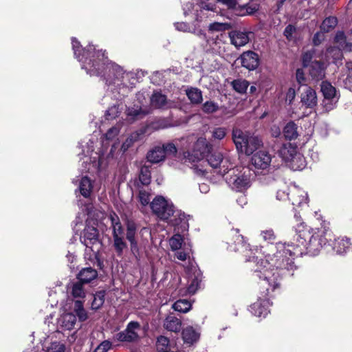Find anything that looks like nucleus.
<instances>
[{
	"label": "nucleus",
	"mask_w": 352,
	"mask_h": 352,
	"mask_svg": "<svg viewBox=\"0 0 352 352\" xmlns=\"http://www.w3.org/2000/svg\"><path fill=\"white\" fill-rule=\"evenodd\" d=\"M294 229L296 243H277L274 246L276 252L267 257L270 266L275 267L276 271H281L278 277L294 275L296 269L294 262L295 256L304 254L315 256L332 240V232L327 225L311 228L304 223H299Z\"/></svg>",
	"instance_id": "obj_1"
},
{
	"label": "nucleus",
	"mask_w": 352,
	"mask_h": 352,
	"mask_svg": "<svg viewBox=\"0 0 352 352\" xmlns=\"http://www.w3.org/2000/svg\"><path fill=\"white\" fill-rule=\"evenodd\" d=\"M72 44L74 56L81 63L82 69L90 76L101 77L111 92H118L124 97L138 81V74L126 72L110 61L104 52H96V47L91 45L84 49L75 38H72Z\"/></svg>",
	"instance_id": "obj_2"
},
{
	"label": "nucleus",
	"mask_w": 352,
	"mask_h": 352,
	"mask_svg": "<svg viewBox=\"0 0 352 352\" xmlns=\"http://www.w3.org/2000/svg\"><path fill=\"white\" fill-rule=\"evenodd\" d=\"M280 274L281 271H276L275 267L270 266L267 258L257 262L254 275L259 279L258 284L262 297H259L256 302L251 305L250 311L253 315L265 318L268 314L270 302L267 297L272 296V293L280 287L282 278L287 276L278 277V274L281 275Z\"/></svg>",
	"instance_id": "obj_3"
},
{
	"label": "nucleus",
	"mask_w": 352,
	"mask_h": 352,
	"mask_svg": "<svg viewBox=\"0 0 352 352\" xmlns=\"http://www.w3.org/2000/svg\"><path fill=\"white\" fill-rule=\"evenodd\" d=\"M150 206L153 213L157 218L171 226H178L186 219L185 214L175 209L173 203L162 196H157L150 203Z\"/></svg>",
	"instance_id": "obj_4"
},
{
	"label": "nucleus",
	"mask_w": 352,
	"mask_h": 352,
	"mask_svg": "<svg viewBox=\"0 0 352 352\" xmlns=\"http://www.w3.org/2000/svg\"><path fill=\"white\" fill-rule=\"evenodd\" d=\"M226 175V181L232 190L244 192L250 187L254 173L248 167H230Z\"/></svg>",
	"instance_id": "obj_5"
},
{
	"label": "nucleus",
	"mask_w": 352,
	"mask_h": 352,
	"mask_svg": "<svg viewBox=\"0 0 352 352\" xmlns=\"http://www.w3.org/2000/svg\"><path fill=\"white\" fill-rule=\"evenodd\" d=\"M232 140L237 151L247 155H252L262 145L257 136L237 128L232 130Z\"/></svg>",
	"instance_id": "obj_6"
},
{
	"label": "nucleus",
	"mask_w": 352,
	"mask_h": 352,
	"mask_svg": "<svg viewBox=\"0 0 352 352\" xmlns=\"http://www.w3.org/2000/svg\"><path fill=\"white\" fill-rule=\"evenodd\" d=\"M210 148V146L207 140L205 138H199L195 143L191 152L183 153L181 162L184 164L199 162L209 152Z\"/></svg>",
	"instance_id": "obj_7"
},
{
	"label": "nucleus",
	"mask_w": 352,
	"mask_h": 352,
	"mask_svg": "<svg viewBox=\"0 0 352 352\" xmlns=\"http://www.w3.org/2000/svg\"><path fill=\"white\" fill-rule=\"evenodd\" d=\"M80 242L86 247V252L91 251L96 254L100 247L99 232L96 228L87 226L80 238Z\"/></svg>",
	"instance_id": "obj_8"
},
{
	"label": "nucleus",
	"mask_w": 352,
	"mask_h": 352,
	"mask_svg": "<svg viewBox=\"0 0 352 352\" xmlns=\"http://www.w3.org/2000/svg\"><path fill=\"white\" fill-rule=\"evenodd\" d=\"M320 87L324 96L322 105L326 111H331L336 107L340 95L338 94L336 88L327 81H322Z\"/></svg>",
	"instance_id": "obj_9"
},
{
	"label": "nucleus",
	"mask_w": 352,
	"mask_h": 352,
	"mask_svg": "<svg viewBox=\"0 0 352 352\" xmlns=\"http://www.w3.org/2000/svg\"><path fill=\"white\" fill-rule=\"evenodd\" d=\"M207 162L211 167L219 168L218 173L225 175L228 170L233 166V163L229 157H223L220 152H214L207 156Z\"/></svg>",
	"instance_id": "obj_10"
},
{
	"label": "nucleus",
	"mask_w": 352,
	"mask_h": 352,
	"mask_svg": "<svg viewBox=\"0 0 352 352\" xmlns=\"http://www.w3.org/2000/svg\"><path fill=\"white\" fill-rule=\"evenodd\" d=\"M93 151V149H90L89 148L87 151V154H85V151L83 150L82 155H84V157L83 161L82 162V165L85 164V166L82 169L84 171H91V167L94 168L93 170L100 171L107 166V163H104V162L103 157L98 153H95L96 156H91L90 157H88V155L92 154Z\"/></svg>",
	"instance_id": "obj_11"
},
{
	"label": "nucleus",
	"mask_w": 352,
	"mask_h": 352,
	"mask_svg": "<svg viewBox=\"0 0 352 352\" xmlns=\"http://www.w3.org/2000/svg\"><path fill=\"white\" fill-rule=\"evenodd\" d=\"M140 324L138 322L131 321L126 329L116 335V340L120 342H131L138 338L137 330L140 329Z\"/></svg>",
	"instance_id": "obj_12"
},
{
	"label": "nucleus",
	"mask_w": 352,
	"mask_h": 352,
	"mask_svg": "<svg viewBox=\"0 0 352 352\" xmlns=\"http://www.w3.org/2000/svg\"><path fill=\"white\" fill-rule=\"evenodd\" d=\"M241 63L248 70L256 69L259 65V58L256 53L252 51L243 52L240 56Z\"/></svg>",
	"instance_id": "obj_13"
},
{
	"label": "nucleus",
	"mask_w": 352,
	"mask_h": 352,
	"mask_svg": "<svg viewBox=\"0 0 352 352\" xmlns=\"http://www.w3.org/2000/svg\"><path fill=\"white\" fill-rule=\"evenodd\" d=\"M251 161L256 169L265 170L270 164L271 157L267 152L261 151L252 156Z\"/></svg>",
	"instance_id": "obj_14"
},
{
	"label": "nucleus",
	"mask_w": 352,
	"mask_h": 352,
	"mask_svg": "<svg viewBox=\"0 0 352 352\" xmlns=\"http://www.w3.org/2000/svg\"><path fill=\"white\" fill-rule=\"evenodd\" d=\"M136 230L137 228L135 223L130 221L127 223L126 237L130 243L131 251L135 256H137L139 254V247L135 239Z\"/></svg>",
	"instance_id": "obj_15"
},
{
	"label": "nucleus",
	"mask_w": 352,
	"mask_h": 352,
	"mask_svg": "<svg viewBox=\"0 0 352 352\" xmlns=\"http://www.w3.org/2000/svg\"><path fill=\"white\" fill-rule=\"evenodd\" d=\"M151 104L155 109H167L173 107V102L167 100L166 95L156 91L151 97Z\"/></svg>",
	"instance_id": "obj_16"
},
{
	"label": "nucleus",
	"mask_w": 352,
	"mask_h": 352,
	"mask_svg": "<svg viewBox=\"0 0 352 352\" xmlns=\"http://www.w3.org/2000/svg\"><path fill=\"white\" fill-rule=\"evenodd\" d=\"M149 112L147 109H142V107L134 104L133 106L128 107L126 109L125 113L128 121L134 122L143 118Z\"/></svg>",
	"instance_id": "obj_17"
},
{
	"label": "nucleus",
	"mask_w": 352,
	"mask_h": 352,
	"mask_svg": "<svg viewBox=\"0 0 352 352\" xmlns=\"http://www.w3.org/2000/svg\"><path fill=\"white\" fill-rule=\"evenodd\" d=\"M301 102L307 108L314 109L318 102L316 92L311 87H306L301 94Z\"/></svg>",
	"instance_id": "obj_18"
},
{
	"label": "nucleus",
	"mask_w": 352,
	"mask_h": 352,
	"mask_svg": "<svg viewBox=\"0 0 352 352\" xmlns=\"http://www.w3.org/2000/svg\"><path fill=\"white\" fill-rule=\"evenodd\" d=\"M309 67V72L312 79L316 81L322 80L325 76V67L320 61L315 60Z\"/></svg>",
	"instance_id": "obj_19"
},
{
	"label": "nucleus",
	"mask_w": 352,
	"mask_h": 352,
	"mask_svg": "<svg viewBox=\"0 0 352 352\" xmlns=\"http://www.w3.org/2000/svg\"><path fill=\"white\" fill-rule=\"evenodd\" d=\"M289 199L294 206H301L307 203L308 195L302 189L295 187L291 191Z\"/></svg>",
	"instance_id": "obj_20"
},
{
	"label": "nucleus",
	"mask_w": 352,
	"mask_h": 352,
	"mask_svg": "<svg viewBox=\"0 0 352 352\" xmlns=\"http://www.w3.org/2000/svg\"><path fill=\"white\" fill-rule=\"evenodd\" d=\"M249 33L235 30L230 33L231 43L236 47L245 45L250 41Z\"/></svg>",
	"instance_id": "obj_21"
},
{
	"label": "nucleus",
	"mask_w": 352,
	"mask_h": 352,
	"mask_svg": "<svg viewBox=\"0 0 352 352\" xmlns=\"http://www.w3.org/2000/svg\"><path fill=\"white\" fill-rule=\"evenodd\" d=\"M191 271L192 274L190 276V283L188 287L187 292L190 294H194L199 287L202 274L196 267H192Z\"/></svg>",
	"instance_id": "obj_22"
},
{
	"label": "nucleus",
	"mask_w": 352,
	"mask_h": 352,
	"mask_svg": "<svg viewBox=\"0 0 352 352\" xmlns=\"http://www.w3.org/2000/svg\"><path fill=\"white\" fill-rule=\"evenodd\" d=\"M76 323V316L72 313H66L58 318V324L63 330H72Z\"/></svg>",
	"instance_id": "obj_23"
},
{
	"label": "nucleus",
	"mask_w": 352,
	"mask_h": 352,
	"mask_svg": "<svg viewBox=\"0 0 352 352\" xmlns=\"http://www.w3.org/2000/svg\"><path fill=\"white\" fill-rule=\"evenodd\" d=\"M297 153V147L291 143L284 144L278 151L280 157L286 162H289Z\"/></svg>",
	"instance_id": "obj_24"
},
{
	"label": "nucleus",
	"mask_w": 352,
	"mask_h": 352,
	"mask_svg": "<svg viewBox=\"0 0 352 352\" xmlns=\"http://www.w3.org/2000/svg\"><path fill=\"white\" fill-rule=\"evenodd\" d=\"M98 276L97 271L91 267L82 268L77 275V278L83 283H88L96 279Z\"/></svg>",
	"instance_id": "obj_25"
},
{
	"label": "nucleus",
	"mask_w": 352,
	"mask_h": 352,
	"mask_svg": "<svg viewBox=\"0 0 352 352\" xmlns=\"http://www.w3.org/2000/svg\"><path fill=\"white\" fill-rule=\"evenodd\" d=\"M164 327L172 332H179L182 328V321L173 315L168 316L164 322Z\"/></svg>",
	"instance_id": "obj_26"
},
{
	"label": "nucleus",
	"mask_w": 352,
	"mask_h": 352,
	"mask_svg": "<svg viewBox=\"0 0 352 352\" xmlns=\"http://www.w3.org/2000/svg\"><path fill=\"white\" fill-rule=\"evenodd\" d=\"M113 230V237L123 236V228L118 216L113 212H111L109 217Z\"/></svg>",
	"instance_id": "obj_27"
},
{
	"label": "nucleus",
	"mask_w": 352,
	"mask_h": 352,
	"mask_svg": "<svg viewBox=\"0 0 352 352\" xmlns=\"http://www.w3.org/2000/svg\"><path fill=\"white\" fill-rule=\"evenodd\" d=\"M349 239L347 238H338L333 244V250L338 254L346 253L350 248Z\"/></svg>",
	"instance_id": "obj_28"
},
{
	"label": "nucleus",
	"mask_w": 352,
	"mask_h": 352,
	"mask_svg": "<svg viewBox=\"0 0 352 352\" xmlns=\"http://www.w3.org/2000/svg\"><path fill=\"white\" fill-rule=\"evenodd\" d=\"M147 159L151 163H159L165 160L164 151L162 146H157L147 154Z\"/></svg>",
	"instance_id": "obj_29"
},
{
	"label": "nucleus",
	"mask_w": 352,
	"mask_h": 352,
	"mask_svg": "<svg viewBox=\"0 0 352 352\" xmlns=\"http://www.w3.org/2000/svg\"><path fill=\"white\" fill-rule=\"evenodd\" d=\"M283 135L286 140H296L298 137V126L294 122H289L283 129Z\"/></svg>",
	"instance_id": "obj_30"
},
{
	"label": "nucleus",
	"mask_w": 352,
	"mask_h": 352,
	"mask_svg": "<svg viewBox=\"0 0 352 352\" xmlns=\"http://www.w3.org/2000/svg\"><path fill=\"white\" fill-rule=\"evenodd\" d=\"M186 94L190 101L194 104H200L203 100L202 91L196 87H188L186 89Z\"/></svg>",
	"instance_id": "obj_31"
},
{
	"label": "nucleus",
	"mask_w": 352,
	"mask_h": 352,
	"mask_svg": "<svg viewBox=\"0 0 352 352\" xmlns=\"http://www.w3.org/2000/svg\"><path fill=\"white\" fill-rule=\"evenodd\" d=\"M305 159L304 156L298 152L289 162V166L294 170H302L305 167Z\"/></svg>",
	"instance_id": "obj_32"
},
{
	"label": "nucleus",
	"mask_w": 352,
	"mask_h": 352,
	"mask_svg": "<svg viewBox=\"0 0 352 352\" xmlns=\"http://www.w3.org/2000/svg\"><path fill=\"white\" fill-rule=\"evenodd\" d=\"M92 183L87 176L82 177L79 184V190L84 197H89L92 190Z\"/></svg>",
	"instance_id": "obj_33"
},
{
	"label": "nucleus",
	"mask_w": 352,
	"mask_h": 352,
	"mask_svg": "<svg viewBox=\"0 0 352 352\" xmlns=\"http://www.w3.org/2000/svg\"><path fill=\"white\" fill-rule=\"evenodd\" d=\"M335 42L342 50H345L346 52L352 51V43L346 41L345 34L343 32H338L336 33Z\"/></svg>",
	"instance_id": "obj_34"
},
{
	"label": "nucleus",
	"mask_w": 352,
	"mask_h": 352,
	"mask_svg": "<svg viewBox=\"0 0 352 352\" xmlns=\"http://www.w3.org/2000/svg\"><path fill=\"white\" fill-rule=\"evenodd\" d=\"M113 247L118 256L122 257L124 252L127 249L126 243L124 241V237H113Z\"/></svg>",
	"instance_id": "obj_35"
},
{
	"label": "nucleus",
	"mask_w": 352,
	"mask_h": 352,
	"mask_svg": "<svg viewBox=\"0 0 352 352\" xmlns=\"http://www.w3.org/2000/svg\"><path fill=\"white\" fill-rule=\"evenodd\" d=\"M199 333L192 327H188L182 331V338L185 342L192 344L199 338Z\"/></svg>",
	"instance_id": "obj_36"
},
{
	"label": "nucleus",
	"mask_w": 352,
	"mask_h": 352,
	"mask_svg": "<svg viewBox=\"0 0 352 352\" xmlns=\"http://www.w3.org/2000/svg\"><path fill=\"white\" fill-rule=\"evenodd\" d=\"M83 284L80 280L72 283L70 293L74 298H83L85 297Z\"/></svg>",
	"instance_id": "obj_37"
},
{
	"label": "nucleus",
	"mask_w": 352,
	"mask_h": 352,
	"mask_svg": "<svg viewBox=\"0 0 352 352\" xmlns=\"http://www.w3.org/2000/svg\"><path fill=\"white\" fill-rule=\"evenodd\" d=\"M162 148L164 151V157H175L181 161L182 155H177V148L175 144L173 142H167L162 144Z\"/></svg>",
	"instance_id": "obj_38"
},
{
	"label": "nucleus",
	"mask_w": 352,
	"mask_h": 352,
	"mask_svg": "<svg viewBox=\"0 0 352 352\" xmlns=\"http://www.w3.org/2000/svg\"><path fill=\"white\" fill-rule=\"evenodd\" d=\"M231 85L233 89L239 94H245L249 87V82L244 79H236L232 81Z\"/></svg>",
	"instance_id": "obj_39"
},
{
	"label": "nucleus",
	"mask_w": 352,
	"mask_h": 352,
	"mask_svg": "<svg viewBox=\"0 0 352 352\" xmlns=\"http://www.w3.org/2000/svg\"><path fill=\"white\" fill-rule=\"evenodd\" d=\"M338 24L337 18L335 16L327 17L320 25L321 31L323 32H329L333 30Z\"/></svg>",
	"instance_id": "obj_40"
},
{
	"label": "nucleus",
	"mask_w": 352,
	"mask_h": 352,
	"mask_svg": "<svg viewBox=\"0 0 352 352\" xmlns=\"http://www.w3.org/2000/svg\"><path fill=\"white\" fill-rule=\"evenodd\" d=\"M191 303L188 300H178L173 305L172 308L179 312L186 313L191 309Z\"/></svg>",
	"instance_id": "obj_41"
},
{
	"label": "nucleus",
	"mask_w": 352,
	"mask_h": 352,
	"mask_svg": "<svg viewBox=\"0 0 352 352\" xmlns=\"http://www.w3.org/2000/svg\"><path fill=\"white\" fill-rule=\"evenodd\" d=\"M74 311L80 321H85L87 319V312L83 307V303L81 300H76L74 302Z\"/></svg>",
	"instance_id": "obj_42"
},
{
	"label": "nucleus",
	"mask_w": 352,
	"mask_h": 352,
	"mask_svg": "<svg viewBox=\"0 0 352 352\" xmlns=\"http://www.w3.org/2000/svg\"><path fill=\"white\" fill-rule=\"evenodd\" d=\"M104 296L105 292L104 291H100L94 294L91 302V309L97 310L100 308L104 304Z\"/></svg>",
	"instance_id": "obj_43"
},
{
	"label": "nucleus",
	"mask_w": 352,
	"mask_h": 352,
	"mask_svg": "<svg viewBox=\"0 0 352 352\" xmlns=\"http://www.w3.org/2000/svg\"><path fill=\"white\" fill-rule=\"evenodd\" d=\"M172 124L170 123L169 120L166 118H159L151 124V127L154 130H160L164 129L166 128L171 127Z\"/></svg>",
	"instance_id": "obj_44"
},
{
	"label": "nucleus",
	"mask_w": 352,
	"mask_h": 352,
	"mask_svg": "<svg viewBox=\"0 0 352 352\" xmlns=\"http://www.w3.org/2000/svg\"><path fill=\"white\" fill-rule=\"evenodd\" d=\"M139 178L143 185H148L150 184L151 175L148 166H143L141 168Z\"/></svg>",
	"instance_id": "obj_45"
},
{
	"label": "nucleus",
	"mask_w": 352,
	"mask_h": 352,
	"mask_svg": "<svg viewBox=\"0 0 352 352\" xmlns=\"http://www.w3.org/2000/svg\"><path fill=\"white\" fill-rule=\"evenodd\" d=\"M157 352H168L169 349V340L165 336H160L156 342Z\"/></svg>",
	"instance_id": "obj_46"
},
{
	"label": "nucleus",
	"mask_w": 352,
	"mask_h": 352,
	"mask_svg": "<svg viewBox=\"0 0 352 352\" xmlns=\"http://www.w3.org/2000/svg\"><path fill=\"white\" fill-rule=\"evenodd\" d=\"M219 104L212 100L205 102L201 107L202 111L207 114L215 113L219 110Z\"/></svg>",
	"instance_id": "obj_47"
},
{
	"label": "nucleus",
	"mask_w": 352,
	"mask_h": 352,
	"mask_svg": "<svg viewBox=\"0 0 352 352\" xmlns=\"http://www.w3.org/2000/svg\"><path fill=\"white\" fill-rule=\"evenodd\" d=\"M230 28V25L227 23L214 22L210 23L208 26V31L210 32H220Z\"/></svg>",
	"instance_id": "obj_48"
},
{
	"label": "nucleus",
	"mask_w": 352,
	"mask_h": 352,
	"mask_svg": "<svg viewBox=\"0 0 352 352\" xmlns=\"http://www.w3.org/2000/svg\"><path fill=\"white\" fill-rule=\"evenodd\" d=\"M183 243V237L181 234H174L169 240V244L172 250H178Z\"/></svg>",
	"instance_id": "obj_49"
},
{
	"label": "nucleus",
	"mask_w": 352,
	"mask_h": 352,
	"mask_svg": "<svg viewBox=\"0 0 352 352\" xmlns=\"http://www.w3.org/2000/svg\"><path fill=\"white\" fill-rule=\"evenodd\" d=\"M347 71L346 74L343 75V82L346 88L351 90L352 89V64L346 65Z\"/></svg>",
	"instance_id": "obj_50"
},
{
	"label": "nucleus",
	"mask_w": 352,
	"mask_h": 352,
	"mask_svg": "<svg viewBox=\"0 0 352 352\" xmlns=\"http://www.w3.org/2000/svg\"><path fill=\"white\" fill-rule=\"evenodd\" d=\"M66 347L65 344L60 342H52L47 347L46 352H65Z\"/></svg>",
	"instance_id": "obj_51"
},
{
	"label": "nucleus",
	"mask_w": 352,
	"mask_h": 352,
	"mask_svg": "<svg viewBox=\"0 0 352 352\" xmlns=\"http://www.w3.org/2000/svg\"><path fill=\"white\" fill-rule=\"evenodd\" d=\"M121 113L118 105L114 104L109 107L105 113V117L107 120H113L117 118Z\"/></svg>",
	"instance_id": "obj_52"
},
{
	"label": "nucleus",
	"mask_w": 352,
	"mask_h": 352,
	"mask_svg": "<svg viewBox=\"0 0 352 352\" xmlns=\"http://www.w3.org/2000/svg\"><path fill=\"white\" fill-rule=\"evenodd\" d=\"M341 50L342 49L340 47H329L327 50V56H331L335 60H340L342 58V53Z\"/></svg>",
	"instance_id": "obj_53"
},
{
	"label": "nucleus",
	"mask_w": 352,
	"mask_h": 352,
	"mask_svg": "<svg viewBox=\"0 0 352 352\" xmlns=\"http://www.w3.org/2000/svg\"><path fill=\"white\" fill-rule=\"evenodd\" d=\"M120 126H115L110 128L107 132L104 134V138L106 140H113L117 137L120 132Z\"/></svg>",
	"instance_id": "obj_54"
},
{
	"label": "nucleus",
	"mask_w": 352,
	"mask_h": 352,
	"mask_svg": "<svg viewBox=\"0 0 352 352\" xmlns=\"http://www.w3.org/2000/svg\"><path fill=\"white\" fill-rule=\"evenodd\" d=\"M314 52H315L314 50H309V51L305 52L302 54V59L303 67H308V66H309L310 64L313 62V61H311V60L314 56Z\"/></svg>",
	"instance_id": "obj_55"
},
{
	"label": "nucleus",
	"mask_w": 352,
	"mask_h": 352,
	"mask_svg": "<svg viewBox=\"0 0 352 352\" xmlns=\"http://www.w3.org/2000/svg\"><path fill=\"white\" fill-rule=\"evenodd\" d=\"M261 235L265 241L270 243H273L276 239V235L272 230L262 231Z\"/></svg>",
	"instance_id": "obj_56"
},
{
	"label": "nucleus",
	"mask_w": 352,
	"mask_h": 352,
	"mask_svg": "<svg viewBox=\"0 0 352 352\" xmlns=\"http://www.w3.org/2000/svg\"><path fill=\"white\" fill-rule=\"evenodd\" d=\"M111 346L112 344L110 341L104 340L96 348L94 352H107Z\"/></svg>",
	"instance_id": "obj_57"
},
{
	"label": "nucleus",
	"mask_w": 352,
	"mask_h": 352,
	"mask_svg": "<svg viewBox=\"0 0 352 352\" xmlns=\"http://www.w3.org/2000/svg\"><path fill=\"white\" fill-rule=\"evenodd\" d=\"M150 194L146 190H140L139 199L143 206H146L150 203Z\"/></svg>",
	"instance_id": "obj_58"
},
{
	"label": "nucleus",
	"mask_w": 352,
	"mask_h": 352,
	"mask_svg": "<svg viewBox=\"0 0 352 352\" xmlns=\"http://www.w3.org/2000/svg\"><path fill=\"white\" fill-rule=\"evenodd\" d=\"M226 129L223 127H218L212 131V137L217 140H222L226 136Z\"/></svg>",
	"instance_id": "obj_59"
},
{
	"label": "nucleus",
	"mask_w": 352,
	"mask_h": 352,
	"mask_svg": "<svg viewBox=\"0 0 352 352\" xmlns=\"http://www.w3.org/2000/svg\"><path fill=\"white\" fill-rule=\"evenodd\" d=\"M296 28L292 25H288L283 32L284 36L289 40L292 41L293 38V34L296 32Z\"/></svg>",
	"instance_id": "obj_60"
},
{
	"label": "nucleus",
	"mask_w": 352,
	"mask_h": 352,
	"mask_svg": "<svg viewBox=\"0 0 352 352\" xmlns=\"http://www.w3.org/2000/svg\"><path fill=\"white\" fill-rule=\"evenodd\" d=\"M176 30L178 31H182L184 32H191V29L190 25L185 22H177L174 24Z\"/></svg>",
	"instance_id": "obj_61"
},
{
	"label": "nucleus",
	"mask_w": 352,
	"mask_h": 352,
	"mask_svg": "<svg viewBox=\"0 0 352 352\" xmlns=\"http://www.w3.org/2000/svg\"><path fill=\"white\" fill-rule=\"evenodd\" d=\"M296 97V91L294 88H289L286 94L285 100L289 104H292Z\"/></svg>",
	"instance_id": "obj_62"
},
{
	"label": "nucleus",
	"mask_w": 352,
	"mask_h": 352,
	"mask_svg": "<svg viewBox=\"0 0 352 352\" xmlns=\"http://www.w3.org/2000/svg\"><path fill=\"white\" fill-rule=\"evenodd\" d=\"M324 36L323 32H316L313 38V43L314 45H318L321 43V42L324 40Z\"/></svg>",
	"instance_id": "obj_63"
},
{
	"label": "nucleus",
	"mask_w": 352,
	"mask_h": 352,
	"mask_svg": "<svg viewBox=\"0 0 352 352\" xmlns=\"http://www.w3.org/2000/svg\"><path fill=\"white\" fill-rule=\"evenodd\" d=\"M296 80L300 85H303L305 82V77L304 72L302 69H298L296 72Z\"/></svg>",
	"instance_id": "obj_64"
}]
</instances>
